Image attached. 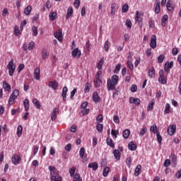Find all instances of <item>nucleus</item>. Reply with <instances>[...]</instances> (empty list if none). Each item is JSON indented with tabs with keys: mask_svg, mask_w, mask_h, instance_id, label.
Listing matches in <instances>:
<instances>
[{
	"mask_svg": "<svg viewBox=\"0 0 181 181\" xmlns=\"http://www.w3.org/2000/svg\"><path fill=\"white\" fill-rule=\"evenodd\" d=\"M30 12H32V6H28L24 10V13L25 15L29 16L30 15Z\"/></svg>",
	"mask_w": 181,
	"mask_h": 181,
	"instance_id": "nucleus-39",
	"label": "nucleus"
},
{
	"mask_svg": "<svg viewBox=\"0 0 181 181\" xmlns=\"http://www.w3.org/2000/svg\"><path fill=\"white\" fill-rule=\"evenodd\" d=\"M7 69L8 70V76L12 77L13 76V73H15V70H16V64L13 62V59H11L8 62Z\"/></svg>",
	"mask_w": 181,
	"mask_h": 181,
	"instance_id": "nucleus-3",
	"label": "nucleus"
},
{
	"mask_svg": "<svg viewBox=\"0 0 181 181\" xmlns=\"http://www.w3.org/2000/svg\"><path fill=\"white\" fill-rule=\"evenodd\" d=\"M85 153H86V149L83 147L81 148V149L79 151V156H80V158H81V159H83V158H84Z\"/></svg>",
	"mask_w": 181,
	"mask_h": 181,
	"instance_id": "nucleus-49",
	"label": "nucleus"
},
{
	"mask_svg": "<svg viewBox=\"0 0 181 181\" xmlns=\"http://www.w3.org/2000/svg\"><path fill=\"white\" fill-rule=\"evenodd\" d=\"M132 162V158H131V156L128 157L126 160V163H127L128 168H131Z\"/></svg>",
	"mask_w": 181,
	"mask_h": 181,
	"instance_id": "nucleus-58",
	"label": "nucleus"
},
{
	"mask_svg": "<svg viewBox=\"0 0 181 181\" xmlns=\"http://www.w3.org/2000/svg\"><path fill=\"white\" fill-rule=\"evenodd\" d=\"M111 134H112V135L113 136H115V138L116 139V138H117V136L118 135L119 132H118V130L112 129Z\"/></svg>",
	"mask_w": 181,
	"mask_h": 181,
	"instance_id": "nucleus-63",
	"label": "nucleus"
},
{
	"mask_svg": "<svg viewBox=\"0 0 181 181\" xmlns=\"http://www.w3.org/2000/svg\"><path fill=\"white\" fill-rule=\"evenodd\" d=\"M168 19L169 16H168V14H165L163 16L161 19V25L163 26V28H165V26H166V22H168Z\"/></svg>",
	"mask_w": 181,
	"mask_h": 181,
	"instance_id": "nucleus-18",
	"label": "nucleus"
},
{
	"mask_svg": "<svg viewBox=\"0 0 181 181\" xmlns=\"http://www.w3.org/2000/svg\"><path fill=\"white\" fill-rule=\"evenodd\" d=\"M116 8H117V4L113 3L111 5V13H111L112 16H114V15H115V11H117Z\"/></svg>",
	"mask_w": 181,
	"mask_h": 181,
	"instance_id": "nucleus-37",
	"label": "nucleus"
},
{
	"mask_svg": "<svg viewBox=\"0 0 181 181\" xmlns=\"http://www.w3.org/2000/svg\"><path fill=\"white\" fill-rule=\"evenodd\" d=\"M90 88H91V85H90V83L87 82L85 84L84 92L85 93H89L90 92Z\"/></svg>",
	"mask_w": 181,
	"mask_h": 181,
	"instance_id": "nucleus-47",
	"label": "nucleus"
},
{
	"mask_svg": "<svg viewBox=\"0 0 181 181\" xmlns=\"http://www.w3.org/2000/svg\"><path fill=\"white\" fill-rule=\"evenodd\" d=\"M23 69H25V64H21L18 67V73H21Z\"/></svg>",
	"mask_w": 181,
	"mask_h": 181,
	"instance_id": "nucleus-64",
	"label": "nucleus"
},
{
	"mask_svg": "<svg viewBox=\"0 0 181 181\" xmlns=\"http://www.w3.org/2000/svg\"><path fill=\"white\" fill-rule=\"evenodd\" d=\"M148 77L151 78H153V77H155V69L153 67H151L148 70Z\"/></svg>",
	"mask_w": 181,
	"mask_h": 181,
	"instance_id": "nucleus-34",
	"label": "nucleus"
},
{
	"mask_svg": "<svg viewBox=\"0 0 181 181\" xmlns=\"http://www.w3.org/2000/svg\"><path fill=\"white\" fill-rule=\"evenodd\" d=\"M49 87H51V88H53V90H57L59 87V83L57 81H50L49 83Z\"/></svg>",
	"mask_w": 181,
	"mask_h": 181,
	"instance_id": "nucleus-16",
	"label": "nucleus"
},
{
	"mask_svg": "<svg viewBox=\"0 0 181 181\" xmlns=\"http://www.w3.org/2000/svg\"><path fill=\"white\" fill-rule=\"evenodd\" d=\"M148 131V129L146 127H144L139 133V136H144V134H146V132Z\"/></svg>",
	"mask_w": 181,
	"mask_h": 181,
	"instance_id": "nucleus-55",
	"label": "nucleus"
},
{
	"mask_svg": "<svg viewBox=\"0 0 181 181\" xmlns=\"http://www.w3.org/2000/svg\"><path fill=\"white\" fill-rule=\"evenodd\" d=\"M54 36L59 42H63V33L61 30H57L54 33Z\"/></svg>",
	"mask_w": 181,
	"mask_h": 181,
	"instance_id": "nucleus-8",
	"label": "nucleus"
},
{
	"mask_svg": "<svg viewBox=\"0 0 181 181\" xmlns=\"http://www.w3.org/2000/svg\"><path fill=\"white\" fill-rule=\"evenodd\" d=\"M100 100V98L98 95V93L94 92L93 94V100L94 101V103H98Z\"/></svg>",
	"mask_w": 181,
	"mask_h": 181,
	"instance_id": "nucleus-26",
	"label": "nucleus"
},
{
	"mask_svg": "<svg viewBox=\"0 0 181 181\" xmlns=\"http://www.w3.org/2000/svg\"><path fill=\"white\" fill-rule=\"evenodd\" d=\"M110 170L111 169L110 168V167H105L103 172V176H104V177H107Z\"/></svg>",
	"mask_w": 181,
	"mask_h": 181,
	"instance_id": "nucleus-30",
	"label": "nucleus"
},
{
	"mask_svg": "<svg viewBox=\"0 0 181 181\" xmlns=\"http://www.w3.org/2000/svg\"><path fill=\"white\" fill-rule=\"evenodd\" d=\"M129 135H131V131L129 129H127L123 132V138H124V139H128Z\"/></svg>",
	"mask_w": 181,
	"mask_h": 181,
	"instance_id": "nucleus-28",
	"label": "nucleus"
},
{
	"mask_svg": "<svg viewBox=\"0 0 181 181\" xmlns=\"http://www.w3.org/2000/svg\"><path fill=\"white\" fill-rule=\"evenodd\" d=\"M21 156H18V154H13L11 158V161L13 165H19L21 160Z\"/></svg>",
	"mask_w": 181,
	"mask_h": 181,
	"instance_id": "nucleus-5",
	"label": "nucleus"
},
{
	"mask_svg": "<svg viewBox=\"0 0 181 181\" xmlns=\"http://www.w3.org/2000/svg\"><path fill=\"white\" fill-rule=\"evenodd\" d=\"M16 100V98H13V96H10L8 99V105L11 107V105H13V103H15V100Z\"/></svg>",
	"mask_w": 181,
	"mask_h": 181,
	"instance_id": "nucleus-48",
	"label": "nucleus"
},
{
	"mask_svg": "<svg viewBox=\"0 0 181 181\" xmlns=\"http://www.w3.org/2000/svg\"><path fill=\"white\" fill-rule=\"evenodd\" d=\"M11 96L13 97L14 98H18V97L19 96V90L15 89L11 93Z\"/></svg>",
	"mask_w": 181,
	"mask_h": 181,
	"instance_id": "nucleus-45",
	"label": "nucleus"
},
{
	"mask_svg": "<svg viewBox=\"0 0 181 181\" xmlns=\"http://www.w3.org/2000/svg\"><path fill=\"white\" fill-rule=\"evenodd\" d=\"M170 159L171 160V162L175 164L177 160V157L174 153H173L170 156Z\"/></svg>",
	"mask_w": 181,
	"mask_h": 181,
	"instance_id": "nucleus-35",
	"label": "nucleus"
},
{
	"mask_svg": "<svg viewBox=\"0 0 181 181\" xmlns=\"http://www.w3.org/2000/svg\"><path fill=\"white\" fill-rule=\"evenodd\" d=\"M71 55L74 57H77L78 59H79V57H81V51L78 49V48H75L72 52H71Z\"/></svg>",
	"mask_w": 181,
	"mask_h": 181,
	"instance_id": "nucleus-12",
	"label": "nucleus"
},
{
	"mask_svg": "<svg viewBox=\"0 0 181 181\" xmlns=\"http://www.w3.org/2000/svg\"><path fill=\"white\" fill-rule=\"evenodd\" d=\"M32 30H33V33L34 36H37V35H38L37 28L36 26H33L32 28Z\"/></svg>",
	"mask_w": 181,
	"mask_h": 181,
	"instance_id": "nucleus-61",
	"label": "nucleus"
},
{
	"mask_svg": "<svg viewBox=\"0 0 181 181\" xmlns=\"http://www.w3.org/2000/svg\"><path fill=\"white\" fill-rule=\"evenodd\" d=\"M164 114H170V104L169 103L165 104Z\"/></svg>",
	"mask_w": 181,
	"mask_h": 181,
	"instance_id": "nucleus-44",
	"label": "nucleus"
},
{
	"mask_svg": "<svg viewBox=\"0 0 181 181\" xmlns=\"http://www.w3.org/2000/svg\"><path fill=\"white\" fill-rule=\"evenodd\" d=\"M90 112V109H82L81 112H80V115L84 116V115H87V114H89Z\"/></svg>",
	"mask_w": 181,
	"mask_h": 181,
	"instance_id": "nucleus-46",
	"label": "nucleus"
},
{
	"mask_svg": "<svg viewBox=\"0 0 181 181\" xmlns=\"http://www.w3.org/2000/svg\"><path fill=\"white\" fill-rule=\"evenodd\" d=\"M59 112V109L58 108H54L53 110V112L51 114V119L52 121H55L56 118H57V116L56 115L57 114V112Z\"/></svg>",
	"mask_w": 181,
	"mask_h": 181,
	"instance_id": "nucleus-19",
	"label": "nucleus"
},
{
	"mask_svg": "<svg viewBox=\"0 0 181 181\" xmlns=\"http://www.w3.org/2000/svg\"><path fill=\"white\" fill-rule=\"evenodd\" d=\"M155 105V100H152L148 105L147 111H152L153 110V106Z\"/></svg>",
	"mask_w": 181,
	"mask_h": 181,
	"instance_id": "nucleus-36",
	"label": "nucleus"
},
{
	"mask_svg": "<svg viewBox=\"0 0 181 181\" xmlns=\"http://www.w3.org/2000/svg\"><path fill=\"white\" fill-rule=\"evenodd\" d=\"M119 77L117 75H113L111 78H108L107 81V87L108 91H112L115 90V86L118 84Z\"/></svg>",
	"mask_w": 181,
	"mask_h": 181,
	"instance_id": "nucleus-1",
	"label": "nucleus"
},
{
	"mask_svg": "<svg viewBox=\"0 0 181 181\" xmlns=\"http://www.w3.org/2000/svg\"><path fill=\"white\" fill-rule=\"evenodd\" d=\"M106 144L108 146H110V148H115V144L114 143V141H112V139L110 137L107 138Z\"/></svg>",
	"mask_w": 181,
	"mask_h": 181,
	"instance_id": "nucleus-17",
	"label": "nucleus"
},
{
	"mask_svg": "<svg viewBox=\"0 0 181 181\" xmlns=\"http://www.w3.org/2000/svg\"><path fill=\"white\" fill-rule=\"evenodd\" d=\"M141 169H142V166L141 165H138L134 170V175L139 176V173H141Z\"/></svg>",
	"mask_w": 181,
	"mask_h": 181,
	"instance_id": "nucleus-32",
	"label": "nucleus"
},
{
	"mask_svg": "<svg viewBox=\"0 0 181 181\" xmlns=\"http://www.w3.org/2000/svg\"><path fill=\"white\" fill-rule=\"evenodd\" d=\"M67 93H69V88H67V86H64L62 89V97L63 101H64L65 103L67 98Z\"/></svg>",
	"mask_w": 181,
	"mask_h": 181,
	"instance_id": "nucleus-11",
	"label": "nucleus"
},
{
	"mask_svg": "<svg viewBox=\"0 0 181 181\" xmlns=\"http://www.w3.org/2000/svg\"><path fill=\"white\" fill-rule=\"evenodd\" d=\"M150 131L151 132H153V134H158V132H159L158 131V126H156L155 124L151 127Z\"/></svg>",
	"mask_w": 181,
	"mask_h": 181,
	"instance_id": "nucleus-38",
	"label": "nucleus"
},
{
	"mask_svg": "<svg viewBox=\"0 0 181 181\" xmlns=\"http://www.w3.org/2000/svg\"><path fill=\"white\" fill-rule=\"evenodd\" d=\"M129 151H136V144H134V141H131L128 144Z\"/></svg>",
	"mask_w": 181,
	"mask_h": 181,
	"instance_id": "nucleus-25",
	"label": "nucleus"
},
{
	"mask_svg": "<svg viewBox=\"0 0 181 181\" xmlns=\"http://www.w3.org/2000/svg\"><path fill=\"white\" fill-rule=\"evenodd\" d=\"M172 67H173V62H167L165 64L164 70L167 73V74H169V73H170V69H172Z\"/></svg>",
	"mask_w": 181,
	"mask_h": 181,
	"instance_id": "nucleus-6",
	"label": "nucleus"
},
{
	"mask_svg": "<svg viewBox=\"0 0 181 181\" xmlns=\"http://www.w3.org/2000/svg\"><path fill=\"white\" fill-rule=\"evenodd\" d=\"M130 90L132 93H136L138 91V86L136 85H132Z\"/></svg>",
	"mask_w": 181,
	"mask_h": 181,
	"instance_id": "nucleus-54",
	"label": "nucleus"
},
{
	"mask_svg": "<svg viewBox=\"0 0 181 181\" xmlns=\"http://www.w3.org/2000/svg\"><path fill=\"white\" fill-rule=\"evenodd\" d=\"M164 166H165V168H169V166H170V159H166L165 160Z\"/></svg>",
	"mask_w": 181,
	"mask_h": 181,
	"instance_id": "nucleus-62",
	"label": "nucleus"
},
{
	"mask_svg": "<svg viewBox=\"0 0 181 181\" xmlns=\"http://www.w3.org/2000/svg\"><path fill=\"white\" fill-rule=\"evenodd\" d=\"M35 47V42L32 41L28 44V50H33Z\"/></svg>",
	"mask_w": 181,
	"mask_h": 181,
	"instance_id": "nucleus-56",
	"label": "nucleus"
},
{
	"mask_svg": "<svg viewBox=\"0 0 181 181\" xmlns=\"http://www.w3.org/2000/svg\"><path fill=\"white\" fill-rule=\"evenodd\" d=\"M113 155L116 160H119V159H121V153H119V150L115 149L113 151Z\"/></svg>",
	"mask_w": 181,
	"mask_h": 181,
	"instance_id": "nucleus-21",
	"label": "nucleus"
},
{
	"mask_svg": "<svg viewBox=\"0 0 181 181\" xmlns=\"http://www.w3.org/2000/svg\"><path fill=\"white\" fill-rule=\"evenodd\" d=\"M166 8L169 12H173V11L175 9V7H173V1H172V0L168 1Z\"/></svg>",
	"mask_w": 181,
	"mask_h": 181,
	"instance_id": "nucleus-13",
	"label": "nucleus"
},
{
	"mask_svg": "<svg viewBox=\"0 0 181 181\" xmlns=\"http://www.w3.org/2000/svg\"><path fill=\"white\" fill-rule=\"evenodd\" d=\"M93 84L96 88H98L103 84V81L101 79H94Z\"/></svg>",
	"mask_w": 181,
	"mask_h": 181,
	"instance_id": "nucleus-24",
	"label": "nucleus"
},
{
	"mask_svg": "<svg viewBox=\"0 0 181 181\" xmlns=\"http://www.w3.org/2000/svg\"><path fill=\"white\" fill-rule=\"evenodd\" d=\"M33 103L34 104L35 108H37V110H40L42 105H40V102L37 98H34L33 100Z\"/></svg>",
	"mask_w": 181,
	"mask_h": 181,
	"instance_id": "nucleus-20",
	"label": "nucleus"
},
{
	"mask_svg": "<svg viewBox=\"0 0 181 181\" xmlns=\"http://www.w3.org/2000/svg\"><path fill=\"white\" fill-rule=\"evenodd\" d=\"M23 132V127H22V125H18L17 128V136H18V138H21V136H22Z\"/></svg>",
	"mask_w": 181,
	"mask_h": 181,
	"instance_id": "nucleus-27",
	"label": "nucleus"
},
{
	"mask_svg": "<svg viewBox=\"0 0 181 181\" xmlns=\"http://www.w3.org/2000/svg\"><path fill=\"white\" fill-rule=\"evenodd\" d=\"M74 173H76V167H72L70 170H69V175L71 177H73V176H74Z\"/></svg>",
	"mask_w": 181,
	"mask_h": 181,
	"instance_id": "nucleus-52",
	"label": "nucleus"
},
{
	"mask_svg": "<svg viewBox=\"0 0 181 181\" xmlns=\"http://www.w3.org/2000/svg\"><path fill=\"white\" fill-rule=\"evenodd\" d=\"M150 47H151V49H156V35H152L151 37Z\"/></svg>",
	"mask_w": 181,
	"mask_h": 181,
	"instance_id": "nucleus-10",
	"label": "nucleus"
},
{
	"mask_svg": "<svg viewBox=\"0 0 181 181\" xmlns=\"http://www.w3.org/2000/svg\"><path fill=\"white\" fill-rule=\"evenodd\" d=\"M144 17V15L141 13H139V11H136V16H135V21L136 22H139V25H141V22H142L143 21V18Z\"/></svg>",
	"mask_w": 181,
	"mask_h": 181,
	"instance_id": "nucleus-9",
	"label": "nucleus"
},
{
	"mask_svg": "<svg viewBox=\"0 0 181 181\" xmlns=\"http://www.w3.org/2000/svg\"><path fill=\"white\" fill-rule=\"evenodd\" d=\"M96 129L98 132H103V129H104V125H103V124L98 123L96 125Z\"/></svg>",
	"mask_w": 181,
	"mask_h": 181,
	"instance_id": "nucleus-42",
	"label": "nucleus"
},
{
	"mask_svg": "<svg viewBox=\"0 0 181 181\" xmlns=\"http://www.w3.org/2000/svg\"><path fill=\"white\" fill-rule=\"evenodd\" d=\"M165 60V55L160 54L158 57V63L161 64Z\"/></svg>",
	"mask_w": 181,
	"mask_h": 181,
	"instance_id": "nucleus-50",
	"label": "nucleus"
},
{
	"mask_svg": "<svg viewBox=\"0 0 181 181\" xmlns=\"http://www.w3.org/2000/svg\"><path fill=\"white\" fill-rule=\"evenodd\" d=\"M49 53L47 52V49H43L42 51V57L43 60H46V59L49 58Z\"/></svg>",
	"mask_w": 181,
	"mask_h": 181,
	"instance_id": "nucleus-22",
	"label": "nucleus"
},
{
	"mask_svg": "<svg viewBox=\"0 0 181 181\" xmlns=\"http://www.w3.org/2000/svg\"><path fill=\"white\" fill-rule=\"evenodd\" d=\"M72 15H73V7H69L67 9V14L66 16V19H70Z\"/></svg>",
	"mask_w": 181,
	"mask_h": 181,
	"instance_id": "nucleus-29",
	"label": "nucleus"
},
{
	"mask_svg": "<svg viewBox=\"0 0 181 181\" xmlns=\"http://www.w3.org/2000/svg\"><path fill=\"white\" fill-rule=\"evenodd\" d=\"M25 111H29V99H25L23 101Z\"/></svg>",
	"mask_w": 181,
	"mask_h": 181,
	"instance_id": "nucleus-41",
	"label": "nucleus"
},
{
	"mask_svg": "<svg viewBox=\"0 0 181 181\" xmlns=\"http://www.w3.org/2000/svg\"><path fill=\"white\" fill-rule=\"evenodd\" d=\"M158 83L160 84H166L168 83V78L165 76V71L163 70H160Z\"/></svg>",
	"mask_w": 181,
	"mask_h": 181,
	"instance_id": "nucleus-4",
	"label": "nucleus"
},
{
	"mask_svg": "<svg viewBox=\"0 0 181 181\" xmlns=\"http://www.w3.org/2000/svg\"><path fill=\"white\" fill-rule=\"evenodd\" d=\"M81 2L80 1V0H75L74 2V6L76 8L78 9L80 5H81Z\"/></svg>",
	"mask_w": 181,
	"mask_h": 181,
	"instance_id": "nucleus-53",
	"label": "nucleus"
},
{
	"mask_svg": "<svg viewBox=\"0 0 181 181\" xmlns=\"http://www.w3.org/2000/svg\"><path fill=\"white\" fill-rule=\"evenodd\" d=\"M57 18V13L56 12H51L49 13V19L50 21H54Z\"/></svg>",
	"mask_w": 181,
	"mask_h": 181,
	"instance_id": "nucleus-43",
	"label": "nucleus"
},
{
	"mask_svg": "<svg viewBox=\"0 0 181 181\" xmlns=\"http://www.w3.org/2000/svg\"><path fill=\"white\" fill-rule=\"evenodd\" d=\"M74 181H83V180L81 179V177H80V174L78 173L75 174L74 177Z\"/></svg>",
	"mask_w": 181,
	"mask_h": 181,
	"instance_id": "nucleus-51",
	"label": "nucleus"
},
{
	"mask_svg": "<svg viewBox=\"0 0 181 181\" xmlns=\"http://www.w3.org/2000/svg\"><path fill=\"white\" fill-rule=\"evenodd\" d=\"M155 13L158 14L160 12V3L157 2L154 9Z\"/></svg>",
	"mask_w": 181,
	"mask_h": 181,
	"instance_id": "nucleus-40",
	"label": "nucleus"
},
{
	"mask_svg": "<svg viewBox=\"0 0 181 181\" xmlns=\"http://www.w3.org/2000/svg\"><path fill=\"white\" fill-rule=\"evenodd\" d=\"M129 103L130 104H135V105H139V104H141V100H139V98L131 97L129 98Z\"/></svg>",
	"mask_w": 181,
	"mask_h": 181,
	"instance_id": "nucleus-14",
	"label": "nucleus"
},
{
	"mask_svg": "<svg viewBox=\"0 0 181 181\" xmlns=\"http://www.w3.org/2000/svg\"><path fill=\"white\" fill-rule=\"evenodd\" d=\"M156 137L158 144H162V136H160V134L159 132H157Z\"/></svg>",
	"mask_w": 181,
	"mask_h": 181,
	"instance_id": "nucleus-60",
	"label": "nucleus"
},
{
	"mask_svg": "<svg viewBox=\"0 0 181 181\" xmlns=\"http://www.w3.org/2000/svg\"><path fill=\"white\" fill-rule=\"evenodd\" d=\"M122 12L123 13H125L127 12H128V9H129V7L128 6V4H124L122 6Z\"/></svg>",
	"mask_w": 181,
	"mask_h": 181,
	"instance_id": "nucleus-59",
	"label": "nucleus"
},
{
	"mask_svg": "<svg viewBox=\"0 0 181 181\" xmlns=\"http://www.w3.org/2000/svg\"><path fill=\"white\" fill-rule=\"evenodd\" d=\"M49 170L50 171L51 181H62V177L59 176V171L56 167L49 165Z\"/></svg>",
	"mask_w": 181,
	"mask_h": 181,
	"instance_id": "nucleus-2",
	"label": "nucleus"
},
{
	"mask_svg": "<svg viewBox=\"0 0 181 181\" xmlns=\"http://www.w3.org/2000/svg\"><path fill=\"white\" fill-rule=\"evenodd\" d=\"M167 132L168 134V135H175V134L176 133V125L175 124H171L168 127Z\"/></svg>",
	"mask_w": 181,
	"mask_h": 181,
	"instance_id": "nucleus-7",
	"label": "nucleus"
},
{
	"mask_svg": "<svg viewBox=\"0 0 181 181\" xmlns=\"http://www.w3.org/2000/svg\"><path fill=\"white\" fill-rule=\"evenodd\" d=\"M104 57H103L97 64V69L98 70H101V69H103V66H104Z\"/></svg>",
	"mask_w": 181,
	"mask_h": 181,
	"instance_id": "nucleus-33",
	"label": "nucleus"
},
{
	"mask_svg": "<svg viewBox=\"0 0 181 181\" xmlns=\"http://www.w3.org/2000/svg\"><path fill=\"white\" fill-rule=\"evenodd\" d=\"M88 168L93 169V170H97L98 169V164L97 163H90L88 164Z\"/></svg>",
	"mask_w": 181,
	"mask_h": 181,
	"instance_id": "nucleus-23",
	"label": "nucleus"
},
{
	"mask_svg": "<svg viewBox=\"0 0 181 181\" xmlns=\"http://www.w3.org/2000/svg\"><path fill=\"white\" fill-rule=\"evenodd\" d=\"M3 88H4V90H6V91H11V85L6 83V81H4Z\"/></svg>",
	"mask_w": 181,
	"mask_h": 181,
	"instance_id": "nucleus-31",
	"label": "nucleus"
},
{
	"mask_svg": "<svg viewBox=\"0 0 181 181\" xmlns=\"http://www.w3.org/2000/svg\"><path fill=\"white\" fill-rule=\"evenodd\" d=\"M21 33V30H19V27H14V35L16 36H19V34Z\"/></svg>",
	"mask_w": 181,
	"mask_h": 181,
	"instance_id": "nucleus-57",
	"label": "nucleus"
},
{
	"mask_svg": "<svg viewBox=\"0 0 181 181\" xmlns=\"http://www.w3.org/2000/svg\"><path fill=\"white\" fill-rule=\"evenodd\" d=\"M34 78L40 80V68L37 67L34 71Z\"/></svg>",
	"mask_w": 181,
	"mask_h": 181,
	"instance_id": "nucleus-15",
	"label": "nucleus"
}]
</instances>
